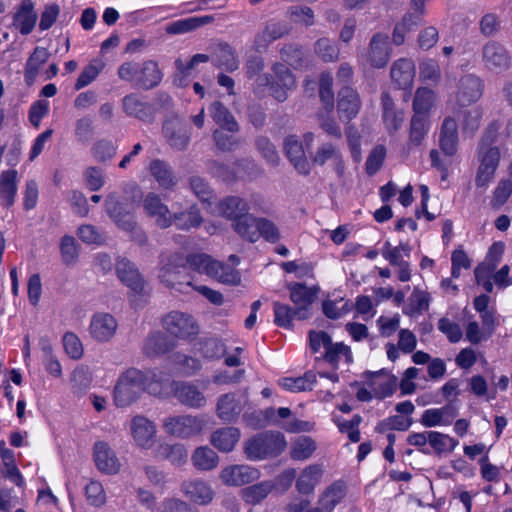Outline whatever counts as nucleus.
Segmentation results:
<instances>
[{
  "label": "nucleus",
  "mask_w": 512,
  "mask_h": 512,
  "mask_svg": "<svg viewBox=\"0 0 512 512\" xmlns=\"http://www.w3.org/2000/svg\"><path fill=\"white\" fill-rule=\"evenodd\" d=\"M391 79L400 89L411 88L415 77V65L411 60L399 59L391 67Z\"/></svg>",
  "instance_id": "24"
},
{
  "label": "nucleus",
  "mask_w": 512,
  "mask_h": 512,
  "mask_svg": "<svg viewBox=\"0 0 512 512\" xmlns=\"http://www.w3.org/2000/svg\"><path fill=\"white\" fill-rule=\"evenodd\" d=\"M428 128L423 115H413L410 123L409 140L413 145H420L424 140Z\"/></svg>",
  "instance_id": "57"
},
{
  "label": "nucleus",
  "mask_w": 512,
  "mask_h": 512,
  "mask_svg": "<svg viewBox=\"0 0 512 512\" xmlns=\"http://www.w3.org/2000/svg\"><path fill=\"white\" fill-rule=\"evenodd\" d=\"M322 469L314 464L306 467L296 481V488L301 494L313 493L315 486L320 482Z\"/></svg>",
  "instance_id": "37"
},
{
  "label": "nucleus",
  "mask_w": 512,
  "mask_h": 512,
  "mask_svg": "<svg viewBox=\"0 0 512 512\" xmlns=\"http://www.w3.org/2000/svg\"><path fill=\"white\" fill-rule=\"evenodd\" d=\"M71 389L74 395L80 397L87 392L92 383V373L88 366L79 365L71 374Z\"/></svg>",
  "instance_id": "44"
},
{
  "label": "nucleus",
  "mask_w": 512,
  "mask_h": 512,
  "mask_svg": "<svg viewBox=\"0 0 512 512\" xmlns=\"http://www.w3.org/2000/svg\"><path fill=\"white\" fill-rule=\"evenodd\" d=\"M37 14L34 12V6L31 0H23L17 13L14 15V26L19 29L21 34H29L36 23Z\"/></svg>",
  "instance_id": "30"
},
{
  "label": "nucleus",
  "mask_w": 512,
  "mask_h": 512,
  "mask_svg": "<svg viewBox=\"0 0 512 512\" xmlns=\"http://www.w3.org/2000/svg\"><path fill=\"white\" fill-rule=\"evenodd\" d=\"M116 273L126 286L135 293H141L144 288V280L135 265L126 258H119L116 262Z\"/></svg>",
  "instance_id": "22"
},
{
  "label": "nucleus",
  "mask_w": 512,
  "mask_h": 512,
  "mask_svg": "<svg viewBox=\"0 0 512 512\" xmlns=\"http://www.w3.org/2000/svg\"><path fill=\"white\" fill-rule=\"evenodd\" d=\"M316 381V374L312 371H308L303 376L297 378L285 377L280 380L279 384L285 390L291 392H302L312 390Z\"/></svg>",
  "instance_id": "45"
},
{
  "label": "nucleus",
  "mask_w": 512,
  "mask_h": 512,
  "mask_svg": "<svg viewBox=\"0 0 512 512\" xmlns=\"http://www.w3.org/2000/svg\"><path fill=\"white\" fill-rule=\"evenodd\" d=\"M221 215L231 221L239 219L249 213L247 203L238 196H228L220 201L218 205Z\"/></svg>",
  "instance_id": "36"
},
{
  "label": "nucleus",
  "mask_w": 512,
  "mask_h": 512,
  "mask_svg": "<svg viewBox=\"0 0 512 512\" xmlns=\"http://www.w3.org/2000/svg\"><path fill=\"white\" fill-rule=\"evenodd\" d=\"M328 160L332 161L337 175L342 176L345 170L342 153L336 145L330 142L323 143L311 156L312 163L317 166H323Z\"/></svg>",
  "instance_id": "19"
},
{
  "label": "nucleus",
  "mask_w": 512,
  "mask_h": 512,
  "mask_svg": "<svg viewBox=\"0 0 512 512\" xmlns=\"http://www.w3.org/2000/svg\"><path fill=\"white\" fill-rule=\"evenodd\" d=\"M480 166L476 175V186L484 188L493 179L500 161V151L497 147L478 149Z\"/></svg>",
  "instance_id": "9"
},
{
  "label": "nucleus",
  "mask_w": 512,
  "mask_h": 512,
  "mask_svg": "<svg viewBox=\"0 0 512 512\" xmlns=\"http://www.w3.org/2000/svg\"><path fill=\"white\" fill-rule=\"evenodd\" d=\"M215 20L213 15L194 16L180 19L166 25L165 32L169 35L185 34L212 23Z\"/></svg>",
  "instance_id": "25"
},
{
  "label": "nucleus",
  "mask_w": 512,
  "mask_h": 512,
  "mask_svg": "<svg viewBox=\"0 0 512 512\" xmlns=\"http://www.w3.org/2000/svg\"><path fill=\"white\" fill-rule=\"evenodd\" d=\"M290 291V300L296 309V319L305 320L311 317V306L317 297L318 287L308 288L302 283H290L288 285Z\"/></svg>",
  "instance_id": "6"
},
{
  "label": "nucleus",
  "mask_w": 512,
  "mask_h": 512,
  "mask_svg": "<svg viewBox=\"0 0 512 512\" xmlns=\"http://www.w3.org/2000/svg\"><path fill=\"white\" fill-rule=\"evenodd\" d=\"M212 119L222 129L231 133L239 130V125L230 110L220 101H214L209 107Z\"/></svg>",
  "instance_id": "34"
},
{
  "label": "nucleus",
  "mask_w": 512,
  "mask_h": 512,
  "mask_svg": "<svg viewBox=\"0 0 512 512\" xmlns=\"http://www.w3.org/2000/svg\"><path fill=\"white\" fill-rule=\"evenodd\" d=\"M386 156V149L383 145L373 148L366 160V172L368 175H374L381 168Z\"/></svg>",
  "instance_id": "63"
},
{
  "label": "nucleus",
  "mask_w": 512,
  "mask_h": 512,
  "mask_svg": "<svg viewBox=\"0 0 512 512\" xmlns=\"http://www.w3.org/2000/svg\"><path fill=\"white\" fill-rule=\"evenodd\" d=\"M189 185L200 201L209 202L213 198V190L205 179L199 176H192L189 179Z\"/></svg>",
  "instance_id": "60"
},
{
  "label": "nucleus",
  "mask_w": 512,
  "mask_h": 512,
  "mask_svg": "<svg viewBox=\"0 0 512 512\" xmlns=\"http://www.w3.org/2000/svg\"><path fill=\"white\" fill-rule=\"evenodd\" d=\"M290 31L291 25L288 22L270 20L262 32V37L265 41L271 42L289 34Z\"/></svg>",
  "instance_id": "54"
},
{
  "label": "nucleus",
  "mask_w": 512,
  "mask_h": 512,
  "mask_svg": "<svg viewBox=\"0 0 512 512\" xmlns=\"http://www.w3.org/2000/svg\"><path fill=\"white\" fill-rule=\"evenodd\" d=\"M484 90L483 80L473 74H467L460 78L457 85L456 100L459 106L465 107L477 102Z\"/></svg>",
  "instance_id": "11"
},
{
  "label": "nucleus",
  "mask_w": 512,
  "mask_h": 512,
  "mask_svg": "<svg viewBox=\"0 0 512 512\" xmlns=\"http://www.w3.org/2000/svg\"><path fill=\"white\" fill-rule=\"evenodd\" d=\"M118 76L141 89L149 90L159 85L163 74L157 62L147 60L143 63L124 62L118 68Z\"/></svg>",
  "instance_id": "2"
},
{
  "label": "nucleus",
  "mask_w": 512,
  "mask_h": 512,
  "mask_svg": "<svg viewBox=\"0 0 512 512\" xmlns=\"http://www.w3.org/2000/svg\"><path fill=\"white\" fill-rule=\"evenodd\" d=\"M259 478V471L249 465H231L221 471L220 479L228 486H242Z\"/></svg>",
  "instance_id": "14"
},
{
  "label": "nucleus",
  "mask_w": 512,
  "mask_h": 512,
  "mask_svg": "<svg viewBox=\"0 0 512 512\" xmlns=\"http://www.w3.org/2000/svg\"><path fill=\"white\" fill-rule=\"evenodd\" d=\"M242 412V405L236 399L235 394L222 395L217 402V415L225 422H233Z\"/></svg>",
  "instance_id": "33"
},
{
  "label": "nucleus",
  "mask_w": 512,
  "mask_h": 512,
  "mask_svg": "<svg viewBox=\"0 0 512 512\" xmlns=\"http://www.w3.org/2000/svg\"><path fill=\"white\" fill-rule=\"evenodd\" d=\"M274 315V322L277 326L283 328H290L292 326L293 319L296 318V309L290 307L287 304L275 302Z\"/></svg>",
  "instance_id": "56"
},
{
  "label": "nucleus",
  "mask_w": 512,
  "mask_h": 512,
  "mask_svg": "<svg viewBox=\"0 0 512 512\" xmlns=\"http://www.w3.org/2000/svg\"><path fill=\"white\" fill-rule=\"evenodd\" d=\"M164 138L171 148L177 151L187 149L190 142V131L177 120H166L162 127Z\"/></svg>",
  "instance_id": "15"
},
{
  "label": "nucleus",
  "mask_w": 512,
  "mask_h": 512,
  "mask_svg": "<svg viewBox=\"0 0 512 512\" xmlns=\"http://www.w3.org/2000/svg\"><path fill=\"white\" fill-rule=\"evenodd\" d=\"M346 494L345 485L342 482H334L321 495L318 505L323 512H332Z\"/></svg>",
  "instance_id": "38"
},
{
  "label": "nucleus",
  "mask_w": 512,
  "mask_h": 512,
  "mask_svg": "<svg viewBox=\"0 0 512 512\" xmlns=\"http://www.w3.org/2000/svg\"><path fill=\"white\" fill-rule=\"evenodd\" d=\"M284 150L294 168L303 175L310 173V165L306 158L303 143L295 135H289L284 141Z\"/></svg>",
  "instance_id": "17"
},
{
  "label": "nucleus",
  "mask_w": 512,
  "mask_h": 512,
  "mask_svg": "<svg viewBox=\"0 0 512 512\" xmlns=\"http://www.w3.org/2000/svg\"><path fill=\"white\" fill-rule=\"evenodd\" d=\"M17 176L18 173L16 170H6L0 175V199L2 205L6 208L11 207L15 202Z\"/></svg>",
  "instance_id": "31"
},
{
  "label": "nucleus",
  "mask_w": 512,
  "mask_h": 512,
  "mask_svg": "<svg viewBox=\"0 0 512 512\" xmlns=\"http://www.w3.org/2000/svg\"><path fill=\"white\" fill-rule=\"evenodd\" d=\"M170 227L175 226L178 230L190 231L191 229L198 228L203 222L200 209L197 205L193 204L186 209H181L178 204H172V210L169 215Z\"/></svg>",
  "instance_id": "10"
},
{
  "label": "nucleus",
  "mask_w": 512,
  "mask_h": 512,
  "mask_svg": "<svg viewBox=\"0 0 512 512\" xmlns=\"http://www.w3.org/2000/svg\"><path fill=\"white\" fill-rule=\"evenodd\" d=\"M200 351L207 359H218L226 353L225 345L215 338L204 340L201 343Z\"/></svg>",
  "instance_id": "62"
},
{
  "label": "nucleus",
  "mask_w": 512,
  "mask_h": 512,
  "mask_svg": "<svg viewBox=\"0 0 512 512\" xmlns=\"http://www.w3.org/2000/svg\"><path fill=\"white\" fill-rule=\"evenodd\" d=\"M255 146L270 165H278L279 155L268 137L258 136L255 140Z\"/></svg>",
  "instance_id": "59"
},
{
  "label": "nucleus",
  "mask_w": 512,
  "mask_h": 512,
  "mask_svg": "<svg viewBox=\"0 0 512 512\" xmlns=\"http://www.w3.org/2000/svg\"><path fill=\"white\" fill-rule=\"evenodd\" d=\"M171 391L178 402L186 407L200 409L206 405L204 392L192 382L173 381Z\"/></svg>",
  "instance_id": "8"
},
{
  "label": "nucleus",
  "mask_w": 512,
  "mask_h": 512,
  "mask_svg": "<svg viewBox=\"0 0 512 512\" xmlns=\"http://www.w3.org/2000/svg\"><path fill=\"white\" fill-rule=\"evenodd\" d=\"M94 462L97 468L106 474H115L120 468L115 452L104 441H98L94 445Z\"/></svg>",
  "instance_id": "21"
},
{
  "label": "nucleus",
  "mask_w": 512,
  "mask_h": 512,
  "mask_svg": "<svg viewBox=\"0 0 512 512\" xmlns=\"http://www.w3.org/2000/svg\"><path fill=\"white\" fill-rule=\"evenodd\" d=\"M430 302V296L427 292L414 288L412 294L409 297V307L407 314H420L425 310H428Z\"/></svg>",
  "instance_id": "55"
},
{
  "label": "nucleus",
  "mask_w": 512,
  "mask_h": 512,
  "mask_svg": "<svg viewBox=\"0 0 512 512\" xmlns=\"http://www.w3.org/2000/svg\"><path fill=\"white\" fill-rule=\"evenodd\" d=\"M455 115L459 119L462 118L463 131L472 135L478 130L483 113L479 107H474L471 109H459L455 112Z\"/></svg>",
  "instance_id": "49"
},
{
  "label": "nucleus",
  "mask_w": 512,
  "mask_h": 512,
  "mask_svg": "<svg viewBox=\"0 0 512 512\" xmlns=\"http://www.w3.org/2000/svg\"><path fill=\"white\" fill-rule=\"evenodd\" d=\"M48 51L45 48L36 47L26 63L25 80L28 84L36 78L39 68L48 60Z\"/></svg>",
  "instance_id": "48"
},
{
  "label": "nucleus",
  "mask_w": 512,
  "mask_h": 512,
  "mask_svg": "<svg viewBox=\"0 0 512 512\" xmlns=\"http://www.w3.org/2000/svg\"><path fill=\"white\" fill-rule=\"evenodd\" d=\"M149 171L163 189H172L177 184L172 168L163 160H152L149 165Z\"/></svg>",
  "instance_id": "32"
},
{
  "label": "nucleus",
  "mask_w": 512,
  "mask_h": 512,
  "mask_svg": "<svg viewBox=\"0 0 512 512\" xmlns=\"http://www.w3.org/2000/svg\"><path fill=\"white\" fill-rule=\"evenodd\" d=\"M458 125L454 117L447 116L443 120L439 133V147L446 156H454L458 149Z\"/></svg>",
  "instance_id": "18"
},
{
  "label": "nucleus",
  "mask_w": 512,
  "mask_h": 512,
  "mask_svg": "<svg viewBox=\"0 0 512 512\" xmlns=\"http://www.w3.org/2000/svg\"><path fill=\"white\" fill-rule=\"evenodd\" d=\"M175 343L162 332L150 333L143 344V353L148 357H155L170 352Z\"/></svg>",
  "instance_id": "26"
},
{
  "label": "nucleus",
  "mask_w": 512,
  "mask_h": 512,
  "mask_svg": "<svg viewBox=\"0 0 512 512\" xmlns=\"http://www.w3.org/2000/svg\"><path fill=\"white\" fill-rule=\"evenodd\" d=\"M149 382L148 376L137 368H129L123 372L114 388V403L117 407H127L134 403L145 391Z\"/></svg>",
  "instance_id": "1"
},
{
  "label": "nucleus",
  "mask_w": 512,
  "mask_h": 512,
  "mask_svg": "<svg viewBox=\"0 0 512 512\" xmlns=\"http://www.w3.org/2000/svg\"><path fill=\"white\" fill-rule=\"evenodd\" d=\"M205 423L206 422L202 416H170L164 419L163 429L171 436L180 439H188L199 435L202 432Z\"/></svg>",
  "instance_id": "4"
},
{
  "label": "nucleus",
  "mask_w": 512,
  "mask_h": 512,
  "mask_svg": "<svg viewBox=\"0 0 512 512\" xmlns=\"http://www.w3.org/2000/svg\"><path fill=\"white\" fill-rule=\"evenodd\" d=\"M275 488L272 481H262L241 490L242 499L251 505L259 504Z\"/></svg>",
  "instance_id": "41"
},
{
  "label": "nucleus",
  "mask_w": 512,
  "mask_h": 512,
  "mask_svg": "<svg viewBox=\"0 0 512 512\" xmlns=\"http://www.w3.org/2000/svg\"><path fill=\"white\" fill-rule=\"evenodd\" d=\"M258 219L252 214L247 213L239 219L232 221L234 230L244 239L255 242L258 240L257 225Z\"/></svg>",
  "instance_id": "43"
},
{
  "label": "nucleus",
  "mask_w": 512,
  "mask_h": 512,
  "mask_svg": "<svg viewBox=\"0 0 512 512\" xmlns=\"http://www.w3.org/2000/svg\"><path fill=\"white\" fill-rule=\"evenodd\" d=\"M258 238L261 236L270 243H276L280 240L278 227L269 219L259 218L257 225Z\"/></svg>",
  "instance_id": "61"
},
{
  "label": "nucleus",
  "mask_w": 512,
  "mask_h": 512,
  "mask_svg": "<svg viewBox=\"0 0 512 512\" xmlns=\"http://www.w3.org/2000/svg\"><path fill=\"white\" fill-rule=\"evenodd\" d=\"M191 461L197 470L210 471L217 467L219 457L212 448L201 446L194 450Z\"/></svg>",
  "instance_id": "39"
},
{
  "label": "nucleus",
  "mask_w": 512,
  "mask_h": 512,
  "mask_svg": "<svg viewBox=\"0 0 512 512\" xmlns=\"http://www.w3.org/2000/svg\"><path fill=\"white\" fill-rule=\"evenodd\" d=\"M286 441L280 432H261L245 442L244 452L250 460L278 456L284 451Z\"/></svg>",
  "instance_id": "3"
},
{
  "label": "nucleus",
  "mask_w": 512,
  "mask_h": 512,
  "mask_svg": "<svg viewBox=\"0 0 512 512\" xmlns=\"http://www.w3.org/2000/svg\"><path fill=\"white\" fill-rule=\"evenodd\" d=\"M369 60L376 68L384 67L389 60L387 37L375 34L370 41Z\"/></svg>",
  "instance_id": "35"
},
{
  "label": "nucleus",
  "mask_w": 512,
  "mask_h": 512,
  "mask_svg": "<svg viewBox=\"0 0 512 512\" xmlns=\"http://www.w3.org/2000/svg\"><path fill=\"white\" fill-rule=\"evenodd\" d=\"M434 92L426 87L418 88L413 100L414 115H423L429 112L433 105Z\"/></svg>",
  "instance_id": "52"
},
{
  "label": "nucleus",
  "mask_w": 512,
  "mask_h": 512,
  "mask_svg": "<svg viewBox=\"0 0 512 512\" xmlns=\"http://www.w3.org/2000/svg\"><path fill=\"white\" fill-rule=\"evenodd\" d=\"M117 326V321L112 315L97 313L91 319L90 334L95 340L106 342L113 337Z\"/></svg>",
  "instance_id": "20"
},
{
  "label": "nucleus",
  "mask_w": 512,
  "mask_h": 512,
  "mask_svg": "<svg viewBox=\"0 0 512 512\" xmlns=\"http://www.w3.org/2000/svg\"><path fill=\"white\" fill-rule=\"evenodd\" d=\"M187 264L191 269L200 274L211 275L215 274L214 268L218 266V261L212 259L209 255L204 253H192L186 258Z\"/></svg>",
  "instance_id": "47"
},
{
  "label": "nucleus",
  "mask_w": 512,
  "mask_h": 512,
  "mask_svg": "<svg viewBox=\"0 0 512 512\" xmlns=\"http://www.w3.org/2000/svg\"><path fill=\"white\" fill-rule=\"evenodd\" d=\"M131 433L137 445L148 448L155 435V426L143 416H136L131 422Z\"/></svg>",
  "instance_id": "27"
},
{
  "label": "nucleus",
  "mask_w": 512,
  "mask_h": 512,
  "mask_svg": "<svg viewBox=\"0 0 512 512\" xmlns=\"http://www.w3.org/2000/svg\"><path fill=\"white\" fill-rule=\"evenodd\" d=\"M85 494L87 500L93 506H102L106 501L104 489L98 481H90L85 487Z\"/></svg>",
  "instance_id": "64"
},
{
  "label": "nucleus",
  "mask_w": 512,
  "mask_h": 512,
  "mask_svg": "<svg viewBox=\"0 0 512 512\" xmlns=\"http://www.w3.org/2000/svg\"><path fill=\"white\" fill-rule=\"evenodd\" d=\"M122 107L128 116L148 122L152 119L151 107L135 94L126 95L122 100Z\"/></svg>",
  "instance_id": "29"
},
{
  "label": "nucleus",
  "mask_w": 512,
  "mask_h": 512,
  "mask_svg": "<svg viewBox=\"0 0 512 512\" xmlns=\"http://www.w3.org/2000/svg\"><path fill=\"white\" fill-rule=\"evenodd\" d=\"M143 208L147 216L155 219V224L161 229L170 228V209L155 193H148L143 200Z\"/></svg>",
  "instance_id": "16"
},
{
  "label": "nucleus",
  "mask_w": 512,
  "mask_h": 512,
  "mask_svg": "<svg viewBox=\"0 0 512 512\" xmlns=\"http://www.w3.org/2000/svg\"><path fill=\"white\" fill-rule=\"evenodd\" d=\"M333 78L328 73H322L319 79V96L326 110L334 107Z\"/></svg>",
  "instance_id": "58"
},
{
  "label": "nucleus",
  "mask_w": 512,
  "mask_h": 512,
  "mask_svg": "<svg viewBox=\"0 0 512 512\" xmlns=\"http://www.w3.org/2000/svg\"><path fill=\"white\" fill-rule=\"evenodd\" d=\"M316 450V443L308 436H301L294 441L290 449L293 460L303 461L311 457Z\"/></svg>",
  "instance_id": "50"
},
{
  "label": "nucleus",
  "mask_w": 512,
  "mask_h": 512,
  "mask_svg": "<svg viewBox=\"0 0 512 512\" xmlns=\"http://www.w3.org/2000/svg\"><path fill=\"white\" fill-rule=\"evenodd\" d=\"M361 109V100L356 90L343 86L338 92L337 111L342 122L349 123Z\"/></svg>",
  "instance_id": "12"
},
{
  "label": "nucleus",
  "mask_w": 512,
  "mask_h": 512,
  "mask_svg": "<svg viewBox=\"0 0 512 512\" xmlns=\"http://www.w3.org/2000/svg\"><path fill=\"white\" fill-rule=\"evenodd\" d=\"M428 437L429 444L437 455L452 452L458 445L457 440L437 431H428Z\"/></svg>",
  "instance_id": "51"
},
{
  "label": "nucleus",
  "mask_w": 512,
  "mask_h": 512,
  "mask_svg": "<svg viewBox=\"0 0 512 512\" xmlns=\"http://www.w3.org/2000/svg\"><path fill=\"white\" fill-rule=\"evenodd\" d=\"M164 329L179 339H189L198 334V325L194 318L186 313L172 311L163 319Z\"/></svg>",
  "instance_id": "5"
},
{
  "label": "nucleus",
  "mask_w": 512,
  "mask_h": 512,
  "mask_svg": "<svg viewBox=\"0 0 512 512\" xmlns=\"http://www.w3.org/2000/svg\"><path fill=\"white\" fill-rule=\"evenodd\" d=\"M341 356H344L347 364H351L353 362L350 347L342 342L333 343L331 339L330 344L325 349L323 359L332 365L334 369H338Z\"/></svg>",
  "instance_id": "42"
},
{
  "label": "nucleus",
  "mask_w": 512,
  "mask_h": 512,
  "mask_svg": "<svg viewBox=\"0 0 512 512\" xmlns=\"http://www.w3.org/2000/svg\"><path fill=\"white\" fill-rule=\"evenodd\" d=\"M240 438V430L236 427H224L214 431L211 435V444L222 452L233 450Z\"/></svg>",
  "instance_id": "28"
},
{
  "label": "nucleus",
  "mask_w": 512,
  "mask_h": 512,
  "mask_svg": "<svg viewBox=\"0 0 512 512\" xmlns=\"http://www.w3.org/2000/svg\"><path fill=\"white\" fill-rule=\"evenodd\" d=\"M153 455L156 459L169 461L175 467L185 465L188 460V451L181 443L160 444L154 449Z\"/></svg>",
  "instance_id": "23"
},
{
  "label": "nucleus",
  "mask_w": 512,
  "mask_h": 512,
  "mask_svg": "<svg viewBox=\"0 0 512 512\" xmlns=\"http://www.w3.org/2000/svg\"><path fill=\"white\" fill-rule=\"evenodd\" d=\"M185 266L179 265L172 259L169 260L159 271V278L166 286L175 288L184 283Z\"/></svg>",
  "instance_id": "40"
},
{
  "label": "nucleus",
  "mask_w": 512,
  "mask_h": 512,
  "mask_svg": "<svg viewBox=\"0 0 512 512\" xmlns=\"http://www.w3.org/2000/svg\"><path fill=\"white\" fill-rule=\"evenodd\" d=\"M181 491L186 498L197 505H208L215 497L210 483L202 479L184 481L181 484Z\"/></svg>",
  "instance_id": "13"
},
{
  "label": "nucleus",
  "mask_w": 512,
  "mask_h": 512,
  "mask_svg": "<svg viewBox=\"0 0 512 512\" xmlns=\"http://www.w3.org/2000/svg\"><path fill=\"white\" fill-rule=\"evenodd\" d=\"M215 274L209 275L219 282L228 285H237L241 281L240 273L228 264L218 261V266L214 268Z\"/></svg>",
  "instance_id": "53"
},
{
  "label": "nucleus",
  "mask_w": 512,
  "mask_h": 512,
  "mask_svg": "<svg viewBox=\"0 0 512 512\" xmlns=\"http://www.w3.org/2000/svg\"><path fill=\"white\" fill-rule=\"evenodd\" d=\"M214 64L232 72L238 68L233 48L228 43H219L215 51Z\"/></svg>",
  "instance_id": "46"
},
{
  "label": "nucleus",
  "mask_w": 512,
  "mask_h": 512,
  "mask_svg": "<svg viewBox=\"0 0 512 512\" xmlns=\"http://www.w3.org/2000/svg\"><path fill=\"white\" fill-rule=\"evenodd\" d=\"M481 59L484 67L495 73L506 71L511 66V57L508 50L496 41H489L483 45Z\"/></svg>",
  "instance_id": "7"
}]
</instances>
